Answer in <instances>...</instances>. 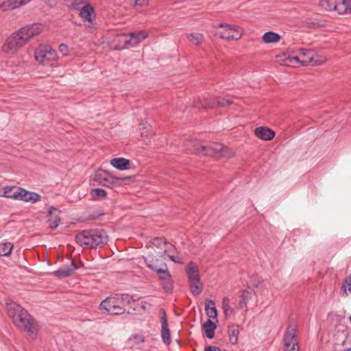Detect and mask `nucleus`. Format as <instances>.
Listing matches in <instances>:
<instances>
[{
  "label": "nucleus",
  "instance_id": "obj_1",
  "mask_svg": "<svg viewBox=\"0 0 351 351\" xmlns=\"http://www.w3.org/2000/svg\"><path fill=\"white\" fill-rule=\"evenodd\" d=\"M43 30L40 23L27 25L12 33L2 46V51L7 54H14L28 41L39 34Z\"/></svg>",
  "mask_w": 351,
  "mask_h": 351
},
{
  "label": "nucleus",
  "instance_id": "obj_2",
  "mask_svg": "<svg viewBox=\"0 0 351 351\" xmlns=\"http://www.w3.org/2000/svg\"><path fill=\"white\" fill-rule=\"evenodd\" d=\"M8 314L15 326L25 331L31 339L38 337L39 326L25 308H8Z\"/></svg>",
  "mask_w": 351,
  "mask_h": 351
},
{
  "label": "nucleus",
  "instance_id": "obj_3",
  "mask_svg": "<svg viewBox=\"0 0 351 351\" xmlns=\"http://www.w3.org/2000/svg\"><path fill=\"white\" fill-rule=\"evenodd\" d=\"M143 259L147 267L160 275V278L162 281L163 287L166 291H171L173 288L171 277L164 257L159 252L155 255L150 252L146 256H143Z\"/></svg>",
  "mask_w": 351,
  "mask_h": 351
},
{
  "label": "nucleus",
  "instance_id": "obj_4",
  "mask_svg": "<svg viewBox=\"0 0 351 351\" xmlns=\"http://www.w3.org/2000/svg\"><path fill=\"white\" fill-rule=\"evenodd\" d=\"M75 241L84 248L94 249L105 245L108 236L102 229L84 230L76 234Z\"/></svg>",
  "mask_w": 351,
  "mask_h": 351
},
{
  "label": "nucleus",
  "instance_id": "obj_5",
  "mask_svg": "<svg viewBox=\"0 0 351 351\" xmlns=\"http://www.w3.org/2000/svg\"><path fill=\"white\" fill-rule=\"evenodd\" d=\"M148 34L145 31L138 32H131L128 34H123L118 35L115 42L117 45L114 47V49L121 50L127 47H135L141 40L145 39Z\"/></svg>",
  "mask_w": 351,
  "mask_h": 351
},
{
  "label": "nucleus",
  "instance_id": "obj_6",
  "mask_svg": "<svg viewBox=\"0 0 351 351\" xmlns=\"http://www.w3.org/2000/svg\"><path fill=\"white\" fill-rule=\"evenodd\" d=\"M197 145L201 147L204 151V156L218 157V158H231L234 156V151L218 143H213L206 146L202 145L200 142H195Z\"/></svg>",
  "mask_w": 351,
  "mask_h": 351
},
{
  "label": "nucleus",
  "instance_id": "obj_7",
  "mask_svg": "<svg viewBox=\"0 0 351 351\" xmlns=\"http://www.w3.org/2000/svg\"><path fill=\"white\" fill-rule=\"evenodd\" d=\"M186 273L191 293L195 295H199L203 289V285L200 280L197 266L193 262L190 261L186 265Z\"/></svg>",
  "mask_w": 351,
  "mask_h": 351
},
{
  "label": "nucleus",
  "instance_id": "obj_8",
  "mask_svg": "<svg viewBox=\"0 0 351 351\" xmlns=\"http://www.w3.org/2000/svg\"><path fill=\"white\" fill-rule=\"evenodd\" d=\"M131 302H136L132 296L125 293H115L103 300L99 307H120L121 305L131 304Z\"/></svg>",
  "mask_w": 351,
  "mask_h": 351
},
{
  "label": "nucleus",
  "instance_id": "obj_9",
  "mask_svg": "<svg viewBox=\"0 0 351 351\" xmlns=\"http://www.w3.org/2000/svg\"><path fill=\"white\" fill-rule=\"evenodd\" d=\"M34 57L39 63L47 64L57 59V53L49 45L40 46L35 51Z\"/></svg>",
  "mask_w": 351,
  "mask_h": 351
},
{
  "label": "nucleus",
  "instance_id": "obj_10",
  "mask_svg": "<svg viewBox=\"0 0 351 351\" xmlns=\"http://www.w3.org/2000/svg\"><path fill=\"white\" fill-rule=\"evenodd\" d=\"M218 27L221 28V31L218 32L221 38L228 40H238L243 35V30L237 25H232L227 23H220Z\"/></svg>",
  "mask_w": 351,
  "mask_h": 351
},
{
  "label": "nucleus",
  "instance_id": "obj_11",
  "mask_svg": "<svg viewBox=\"0 0 351 351\" xmlns=\"http://www.w3.org/2000/svg\"><path fill=\"white\" fill-rule=\"evenodd\" d=\"M284 351H299L295 327L289 325L284 335Z\"/></svg>",
  "mask_w": 351,
  "mask_h": 351
},
{
  "label": "nucleus",
  "instance_id": "obj_12",
  "mask_svg": "<svg viewBox=\"0 0 351 351\" xmlns=\"http://www.w3.org/2000/svg\"><path fill=\"white\" fill-rule=\"evenodd\" d=\"M96 177L97 180L99 182V184L110 188H112L114 183L118 182L119 181L122 182L123 184H128L134 181V176L109 177L107 176L106 172L98 173L96 175Z\"/></svg>",
  "mask_w": 351,
  "mask_h": 351
},
{
  "label": "nucleus",
  "instance_id": "obj_13",
  "mask_svg": "<svg viewBox=\"0 0 351 351\" xmlns=\"http://www.w3.org/2000/svg\"><path fill=\"white\" fill-rule=\"evenodd\" d=\"M232 103V100L230 99L216 97L212 99H204L202 101H200V99H198L195 101V106L197 108H213L215 107H224L226 106H229Z\"/></svg>",
  "mask_w": 351,
  "mask_h": 351
},
{
  "label": "nucleus",
  "instance_id": "obj_14",
  "mask_svg": "<svg viewBox=\"0 0 351 351\" xmlns=\"http://www.w3.org/2000/svg\"><path fill=\"white\" fill-rule=\"evenodd\" d=\"M14 197L15 200H20L25 202L36 203L41 199V196L35 192L29 191L23 188L18 187L14 191Z\"/></svg>",
  "mask_w": 351,
  "mask_h": 351
},
{
  "label": "nucleus",
  "instance_id": "obj_15",
  "mask_svg": "<svg viewBox=\"0 0 351 351\" xmlns=\"http://www.w3.org/2000/svg\"><path fill=\"white\" fill-rule=\"evenodd\" d=\"M343 1L341 0H321L319 6L325 10L330 12H336L340 14L343 8Z\"/></svg>",
  "mask_w": 351,
  "mask_h": 351
},
{
  "label": "nucleus",
  "instance_id": "obj_16",
  "mask_svg": "<svg viewBox=\"0 0 351 351\" xmlns=\"http://www.w3.org/2000/svg\"><path fill=\"white\" fill-rule=\"evenodd\" d=\"M47 213L49 215V219L47 220L49 226L51 230H55L60 223L61 219L60 214L61 213V211L53 206H50Z\"/></svg>",
  "mask_w": 351,
  "mask_h": 351
},
{
  "label": "nucleus",
  "instance_id": "obj_17",
  "mask_svg": "<svg viewBox=\"0 0 351 351\" xmlns=\"http://www.w3.org/2000/svg\"><path fill=\"white\" fill-rule=\"evenodd\" d=\"M161 337L162 341L167 346H169L171 343V337H170V330L168 327V322L167 319L166 313L165 311H162L161 315Z\"/></svg>",
  "mask_w": 351,
  "mask_h": 351
},
{
  "label": "nucleus",
  "instance_id": "obj_18",
  "mask_svg": "<svg viewBox=\"0 0 351 351\" xmlns=\"http://www.w3.org/2000/svg\"><path fill=\"white\" fill-rule=\"evenodd\" d=\"M256 137L264 141H270L275 136V132L266 127H258L254 130Z\"/></svg>",
  "mask_w": 351,
  "mask_h": 351
},
{
  "label": "nucleus",
  "instance_id": "obj_19",
  "mask_svg": "<svg viewBox=\"0 0 351 351\" xmlns=\"http://www.w3.org/2000/svg\"><path fill=\"white\" fill-rule=\"evenodd\" d=\"M32 0H6L0 5V9L14 10L25 5Z\"/></svg>",
  "mask_w": 351,
  "mask_h": 351
},
{
  "label": "nucleus",
  "instance_id": "obj_20",
  "mask_svg": "<svg viewBox=\"0 0 351 351\" xmlns=\"http://www.w3.org/2000/svg\"><path fill=\"white\" fill-rule=\"evenodd\" d=\"M110 165L119 170H127L130 168V160L124 158H112L110 160Z\"/></svg>",
  "mask_w": 351,
  "mask_h": 351
},
{
  "label": "nucleus",
  "instance_id": "obj_21",
  "mask_svg": "<svg viewBox=\"0 0 351 351\" xmlns=\"http://www.w3.org/2000/svg\"><path fill=\"white\" fill-rule=\"evenodd\" d=\"M94 14V8L89 3H86L80 10V16L87 21H90Z\"/></svg>",
  "mask_w": 351,
  "mask_h": 351
},
{
  "label": "nucleus",
  "instance_id": "obj_22",
  "mask_svg": "<svg viewBox=\"0 0 351 351\" xmlns=\"http://www.w3.org/2000/svg\"><path fill=\"white\" fill-rule=\"evenodd\" d=\"M77 267L75 266L73 261L71 262V267H65L59 269L55 272V276L59 278L67 277L70 276Z\"/></svg>",
  "mask_w": 351,
  "mask_h": 351
},
{
  "label": "nucleus",
  "instance_id": "obj_23",
  "mask_svg": "<svg viewBox=\"0 0 351 351\" xmlns=\"http://www.w3.org/2000/svg\"><path fill=\"white\" fill-rule=\"evenodd\" d=\"M228 334L229 341L232 344H237L238 341V335L239 334V326L236 324L228 326Z\"/></svg>",
  "mask_w": 351,
  "mask_h": 351
},
{
  "label": "nucleus",
  "instance_id": "obj_24",
  "mask_svg": "<svg viewBox=\"0 0 351 351\" xmlns=\"http://www.w3.org/2000/svg\"><path fill=\"white\" fill-rule=\"evenodd\" d=\"M203 328L205 332V335L208 339H213L215 335V330L216 328V324L210 319L204 322L203 324Z\"/></svg>",
  "mask_w": 351,
  "mask_h": 351
},
{
  "label": "nucleus",
  "instance_id": "obj_25",
  "mask_svg": "<svg viewBox=\"0 0 351 351\" xmlns=\"http://www.w3.org/2000/svg\"><path fill=\"white\" fill-rule=\"evenodd\" d=\"M144 341V337L138 335H134L128 339L129 345L134 348H140Z\"/></svg>",
  "mask_w": 351,
  "mask_h": 351
},
{
  "label": "nucleus",
  "instance_id": "obj_26",
  "mask_svg": "<svg viewBox=\"0 0 351 351\" xmlns=\"http://www.w3.org/2000/svg\"><path fill=\"white\" fill-rule=\"evenodd\" d=\"M280 36L274 32H267L263 36V40L265 43H275L280 40Z\"/></svg>",
  "mask_w": 351,
  "mask_h": 351
},
{
  "label": "nucleus",
  "instance_id": "obj_27",
  "mask_svg": "<svg viewBox=\"0 0 351 351\" xmlns=\"http://www.w3.org/2000/svg\"><path fill=\"white\" fill-rule=\"evenodd\" d=\"M254 296V294L252 291L245 290L243 291L239 300V305L243 306L250 304L249 301L253 300Z\"/></svg>",
  "mask_w": 351,
  "mask_h": 351
},
{
  "label": "nucleus",
  "instance_id": "obj_28",
  "mask_svg": "<svg viewBox=\"0 0 351 351\" xmlns=\"http://www.w3.org/2000/svg\"><path fill=\"white\" fill-rule=\"evenodd\" d=\"M326 61V58L324 56L319 55V54H313L312 56L308 57V60H307V64L311 63L313 66H319L325 63Z\"/></svg>",
  "mask_w": 351,
  "mask_h": 351
},
{
  "label": "nucleus",
  "instance_id": "obj_29",
  "mask_svg": "<svg viewBox=\"0 0 351 351\" xmlns=\"http://www.w3.org/2000/svg\"><path fill=\"white\" fill-rule=\"evenodd\" d=\"M166 241H167L163 238L156 237L149 241V243L146 245V247L147 249H152V246H155L156 247L162 250V248L164 247Z\"/></svg>",
  "mask_w": 351,
  "mask_h": 351
},
{
  "label": "nucleus",
  "instance_id": "obj_30",
  "mask_svg": "<svg viewBox=\"0 0 351 351\" xmlns=\"http://www.w3.org/2000/svg\"><path fill=\"white\" fill-rule=\"evenodd\" d=\"M13 244L10 242L0 243V256H8L11 254Z\"/></svg>",
  "mask_w": 351,
  "mask_h": 351
},
{
  "label": "nucleus",
  "instance_id": "obj_31",
  "mask_svg": "<svg viewBox=\"0 0 351 351\" xmlns=\"http://www.w3.org/2000/svg\"><path fill=\"white\" fill-rule=\"evenodd\" d=\"M186 37L192 44L195 45H200L204 40V36L200 33L187 34Z\"/></svg>",
  "mask_w": 351,
  "mask_h": 351
},
{
  "label": "nucleus",
  "instance_id": "obj_32",
  "mask_svg": "<svg viewBox=\"0 0 351 351\" xmlns=\"http://www.w3.org/2000/svg\"><path fill=\"white\" fill-rule=\"evenodd\" d=\"M90 195L94 199H103L106 197V191L102 189H93L90 191Z\"/></svg>",
  "mask_w": 351,
  "mask_h": 351
},
{
  "label": "nucleus",
  "instance_id": "obj_33",
  "mask_svg": "<svg viewBox=\"0 0 351 351\" xmlns=\"http://www.w3.org/2000/svg\"><path fill=\"white\" fill-rule=\"evenodd\" d=\"M18 187L15 186H3V193L1 195L2 197H6V198H10V199H14V191L12 192V191L14 189H17Z\"/></svg>",
  "mask_w": 351,
  "mask_h": 351
},
{
  "label": "nucleus",
  "instance_id": "obj_34",
  "mask_svg": "<svg viewBox=\"0 0 351 351\" xmlns=\"http://www.w3.org/2000/svg\"><path fill=\"white\" fill-rule=\"evenodd\" d=\"M195 142H199L197 140H191L188 142L186 146L195 154L204 155V151L201 147L196 145Z\"/></svg>",
  "mask_w": 351,
  "mask_h": 351
},
{
  "label": "nucleus",
  "instance_id": "obj_35",
  "mask_svg": "<svg viewBox=\"0 0 351 351\" xmlns=\"http://www.w3.org/2000/svg\"><path fill=\"white\" fill-rule=\"evenodd\" d=\"M132 6L139 10L144 7H147L149 4V0H130Z\"/></svg>",
  "mask_w": 351,
  "mask_h": 351
},
{
  "label": "nucleus",
  "instance_id": "obj_36",
  "mask_svg": "<svg viewBox=\"0 0 351 351\" xmlns=\"http://www.w3.org/2000/svg\"><path fill=\"white\" fill-rule=\"evenodd\" d=\"M103 313H106L112 315H119L125 313L124 308H100Z\"/></svg>",
  "mask_w": 351,
  "mask_h": 351
},
{
  "label": "nucleus",
  "instance_id": "obj_37",
  "mask_svg": "<svg viewBox=\"0 0 351 351\" xmlns=\"http://www.w3.org/2000/svg\"><path fill=\"white\" fill-rule=\"evenodd\" d=\"M342 289L346 295L351 293V274L345 278Z\"/></svg>",
  "mask_w": 351,
  "mask_h": 351
},
{
  "label": "nucleus",
  "instance_id": "obj_38",
  "mask_svg": "<svg viewBox=\"0 0 351 351\" xmlns=\"http://www.w3.org/2000/svg\"><path fill=\"white\" fill-rule=\"evenodd\" d=\"M250 283L252 287L256 288H262L265 286V281L256 276L252 277Z\"/></svg>",
  "mask_w": 351,
  "mask_h": 351
},
{
  "label": "nucleus",
  "instance_id": "obj_39",
  "mask_svg": "<svg viewBox=\"0 0 351 351\" xmlns=\"http://www.w3.org/2000/svg\"><path fill=\"white\" fill-rule=\"evenodd\" d=\"M175 250V247L171 244L170 243L166 241L165 245H164V247L162 248V250L161 252H159V254L162 255L163 257L164 254L167 253H171Z\"/></svg>",
  "mask_w": 351,
  "mask_h": 351
},
{
  "label": "nucleus",
  "instance_id": "obj_40",
  "mask_svg": "<svg viewBox=\"0 0 351 351\" xmlns=\"http://www.w3.org/2000/svg\"><path fill=\"white\" fill-rule=\"evenodd\" d=\"M141 134L142 137L149 138L152 136L151 127L150 125H144L141 129Z\"/></svg>",
  "mask_w": 351,
  "mask_h": 351
},
{
  "label": "nucleus",
  "instance_id": "obj_41",
  "mask_svg": "<svg viewBox=\"0 0 351 351\" xmlns=\"http://www.w3.org/2000/svg\"><path fill=\"white\" fill-rule=\"evenodd\" d=\"M217 308H205L206 315L208 316L209 319H216L217 318Z\"/></svg>",
  "mask_w": 351,
  "mask_h": 351
},
{
  "label": "nucleus",
  "instance_id": "obj_42",
  "mask_svg": "<svg viewBox=\"0 0 351 351\" xmlns=\"http://www.w3.org/2000/svg\"><path fill=\"white\" fill-rule=\"evenodd\" d=\"M289 63H299L300 62L302 65L307 64V60L300 61L298 56L288 57L287 59Z\"/></svg>",
  "mask_w": 351,
  "mask_h": 351
},
{
  "label": "nucleus",
  "instance_id": "obj_43",
  "mask_svg": "<svg viewBox=\"0 0 351 351\" xmlns=\"http://www.w3.org/2000/svg\"><path fill=\"white\" fill-rule=\"evenodd\" d=\"M71 2V8L77 10V6L85 2V0H68Z\"/></svg>",
  "mask_w": 351,
  "mask_h": 351
},
{
  "label": "nucleus",
  "instance_id": "obj_44",
  "mask_svg": "<svg viewBox=\"0 0 351 351\" xmlns=\"http://www.w3.org/2000/svg\"><path fill=\"white\" fill-rule=\"evenodd\" d=\"M59 51L62 53L63 56H66L69 52L68 46L65 44H60L59 45Z\"/></svg>",
  "mask_w": 351,
  "mask_h": 351
},
{
  "label": "nucleus",
  "instance_id": "obj_45",
  "mask_svg": "<svg viewBox=\"0 0 351 351\" xmlns=\"http://www.w3.org/2000/svg\"><path fill=\"white\" fill-rule=\"evenodd\" d=\"M230 299L228 297H224L222 300V307H229Z\"/></svg>",
  "mask_w": 351,
  "mask_h": 351
},
{
  "label": "nucleus",
  "instance_id": "obj_46",
  "mask_svg": "<svg viewBox=\"0 0 351 351\" xmlns=\"http://www.w3.org/2000/svg\"><path fill=\"white\" fill-rule=\"evenodd\" d=\"M215 303L214 301H213L211 300H208L205 302L204 307H215Z\"/></svg>",
  "mask_w": 351,
  "mask_h": 351
},
{
  "label": "nucleus",
  "instance_id": "obj_47",
  "mask_svg": "<svg viewBox=\"0 0 351 351\" xmlns=\"http://www.w3.org/2000/svg\"><path fill=\"white\" fill-rule=\"evenodd\" d=\"M205 351H221V350L216 346H208L205 348Z\"/></svg>",
  "mask_w": 351,
  "mask_h": 351
},
{
  "label": "nucleus",
  "instance_id": "obj_48",
  "mask_svg": "<svg viewBox=\"0 0 351 351\" xmlns=\"http://www.w3.org/2000/svg\"><path fill=\"white\" fill-rule=\"evenodd\" d=\"M300 54H302V56H308L310 52L306 49H304V48H302L299 50Z\"/></svg>",
  "mask_w": 351,
  "mask_h": 351
},
{
  "label": "nucleus",
  "instance_id": "obj_49",
  "mask_svg": "<svg viewBox=\"0 0 351 351\" xmlns=\"http://www.w3.org/2000/svg\"><path fill=\"white\" fill-rule=\"evenodd\" d=\"M224 313L226 315H227L229 313H232L233 308H223Z\"/></svg>",
  "mask_w": 351,
  "mask_h": 351
},
{
  "label": "nucleus",
  "instance_id": "obj_50",
  "mask_svg": "<svg viewBox=\"0 0 351 351\" xmlns=\"http://www.w3.org/2000/svg\"><path fill=\"white\" fill-rule=\"evenodd\" d=\"M168 257L169 258V259L175 263H177L178 261L175 259V257L172 255H170L169 254L168 255Z\"/></svg>",
  "mask_w": 351,
  "mask_h": 351
},
{
  "label": "nucleus",
  "instance_id": "obj_51",
  "mask_svg": "<svg viewBox=\"0 0 351 351\" xmlns=\"http://www.w3.org/2000/svg\"><path fill=\"white\" fill-rule=\"evenodd\" d=\"M136 304H134V305L136 306H141V307L142 308H144L145 307V305L143 304V302H141V304L139 303L138 300L136 301Z\"/></svg>",
  "mask_w": 351,
  "mask_h": 351
},
{
  "label": "nucleus",
  "instance_id": "obj_52",
  "mask_svg": "<svg viewBox=\"0 0 351 351\" xmlns=\"http://www.w3.org/2000/svg\"><path fill=\"white\" fill-rule=\"evenodd\" d=\"M127 313H128V314H131L132 313H131V312H130V311H128V312H127Z\"/></svg>",
  "mask_w": 351,
  "mask_h": 351
}]
</instances>
